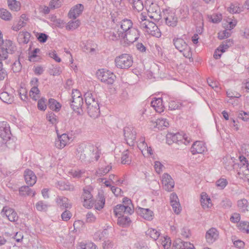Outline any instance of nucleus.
<instances>
[{"label": "nucleus", "mask_w": 249, "mask_h": 249, "mask_svg": "<svg viewBox=\"0 0 249 249\" xmlns=\"http://www.w3.org/2000/svg\"><path fill=\"white\" fill-rule=\"evenodd\" d=\"M75 156L77 159L86 164L93 161H97L100 156V152L97 147L87 142L77 145Z\"/></svg>", "instance_id": "f257e3e1"}, {"label": "nucleus", "mask_w": 249, "mask_h": 249, "mask_svg": "<svg viewBox=\"0 0 249 249\" xmlns=\"http://www.w3.org/2000/svg\"><path fill=\"white\" fill-rule=\"evenodd\" d=\"M84 97L89 115L93 119L98 118L100 113L98 100L90 92L85 93Z\"/></svg>", "instance_id": "f03ea898"}, {"label": "nucleus", "mask_w": 249, "mask_h": 249, "mask_svg": "<svg viewBox=\"0 0 249 249\" xmlns=\"http://www.w3.org/2000/svg\"><path fill=\"white\" fill-rule=\"evenodd\" d=\"M139 22L140 28L145 33L156 37L160 36L161 33L156 24L154 22L146 19V17L142 14L140 15Z\"/></svg>", "instance_id": "7ed1b4c3"}, {"label": "nucleus", "mask_w": 249, "mask_h": 249, "mask_svg": "<svg viewBox=\"0 0 249 249\" xmlns=\"http://www.w3.org/2000/svg\"><path fill=\"white\" fill-rule=\"evenodd\" d=\"M173 43L177 50L182 53L185 57L190 58L192 57L191 48L183 38L175 37L173 39Z\"/></svg>", "instance_id": "20e7f679"}, {"label": "nucleus", "mask_w": 249, "mask_h": 249, "mask_svg": "<svg viewBox=\"0 0 249 249\" xmlns=\"http://www.w3.org/2000/svg\"><path fill=\"white\" fill-rule=\"evenodd\" d=\"M115 63L118 68L127 69L132 65L133 58L128 54L124 53L115 58Z\"/></svg>", "instance_id": "39448f33"}, {"label": "nucleus", "mask_w": 249, "mask_h": 249, "mask_svg": "<svg viewBox=\"0 0 249 249\" xmlns=\"http://www.w3.org/2000/svg\"><path fill=\"white\" fill-rule=\"evenodd\" d=\"M0 48V57L4 60L8 59V53L12 54L17 50L16 46L10 40H6L5 44Z\"/></svg>", "instance_id": "423d86ee"}, {"label": "nucleus", "mask_w": 249, "mask_h": 249, "mask_svg": "<svg viewBox=\"0 0 249 249\" xmlns=\"http://www.w3.org/2000/svg\"><path fill=\"white\" fill-rule=\"evenodd\" d=\"M124 140L128 145L133 146L136 142V131L132 126H125L124 128Z\"/></svg>", "instance_id": "0eeeda50"}, {"label": "nucleus", "mask_w": 249, "mask_h": 249, "mask_svg": "<svg viewBox=\"0 0 249 249\" xmlns=\"http://www.w3.org/2000/svg\"><path fill=\"white\" fill-rule=\"evenodd\" d=\"M24 177L25 181L27 185L22 186L19 189L20 195L22 196H28L31 192V190L30 188L31 186V170L29 169H27L24 171Z\"/></svg>", "instance_id": "6e6552de"}, {"label": "nucleus", "mask_w": 249, "mask_h": 249, "mask_svg": "<svg viewBox=\"0 0 249 249\" xmlns=\"http://www.w3.org/2000/svg\"><path fill=\"white\" fill-rule=\"evenodd\" d=\"M123 39L127 45L133 43L138 39L140 36V31L135 28L130 29L126 33H123Z\"/></svg>", "instance_id": "1a4fd4ad"}, {"label": "nucleus", "mask_w": 249, "mask_h": 249, "mask_svg": "<svg viewBox=\"0 0 249 249\" xmlns=\"http://www.w3.org/2000/svg\"><path fill=\"white\" fill-rule=\"evenodd\" d=\"M97 75L98 78L101 80V82L107 84H113L115 77V75L112 72L108 71H105L104 70H99V71L97 72Z\"/></svg>", "instance_id": "9d476101"}, {"label": "nucleus", "mask_w": 249, "mask_h": 249, "mask_svg": "<svg viewBox=\"0 0 249 249\" xmlns=\"http://www.w3.org/2000/svg\"><path fill=\"white\" fill-rule=\"evenodd\" d=\"M11 136L9 127H0V137L2 141L0 142V146L8 147Z\"/></svg>", "instance_id": "9b49d317"}, {"label": "nucleus", "mask_w": 249, "mask_h": 249, "mask_svg": "<svg viewBox=\"0 0 249 249\" xmlns=\"http://www.w3.org/2000/svg\"><path fill=\"white\" fill-rule=\"evenodd\" d=\"M123 32L119 29H111L105 33L104 36L108 40L116 41L120 39H123Z\"/></svg>", "instance_id": "f8f14e48"}, {"label": "nucleus", "mask_w": 249, "mask_h": 249, "mask_svg": "<svg viewBox=\"0 0 249 249\" xmlns=\"http://www.w3.org/2000/svg\"><path fill=\"white\" fill-rule=\"evenodd\" d=\"M83 206L88 209L91 208L93 204V200L92 199V196L89 188H84L83 189V193L81 196Z\"/></svg>", "instance_id": "ddd939ff"}, {"label": "nucleus", "mask_w": 249, "mask_h": 249, "mask_svg": "<svg viewBox=\"0 0 249 249\" xmlns=\"http://www.w3.org/2000/svg\"><path fill=\"white\" fill-rule=\"evenodd\" d=\"M148 16L151 18L158 20L160 17V10L159 5L155 3H152L147 9Z\"/></svg>", "instance_id": "4468645a"}, {"label": "nucleus", "mask_w": 249, "mask_h": 249, "mask_svg": "<svg viewBox=\"0 0 249 249\" xmlns=\"http://www.w3.org/2000/svg\"><path fill=\"white\" fill-rule=\"evenodd\" d=\"M164 15V18L166 25L173 27L177 25L178 19L175 13L172 12H166Z\"/></svg>", "instance_id": "2eb2a0df"}, {"label": "nucleus", "mask_w": 249, "mask_h": 249, "mask_svg": "<svg viewBox=\"0 0 249 249\" xmlns=\"http://www.w3.org/2000/svg\"><path fill=\"white\" fill-rule=\"evenodd\" d=\"M161 182L163 188L168 192L171 191L174 187V181L170 175L168 174L165 173L162 175Z\"/></svg>", "instance_id": "dca6fc26"}, {"label": "nucleus", "mask_w": 249, "mask_h": 249, "mask_svg": "<svg viewBox=\"0 0 249 249\" xmlns=\"http://www.w3.org/2000/svg\"><path fill=\"white\" fill-rule=\"evenodd\" d=\"M70 137L66 133L61 135L57 134V139L54 142L55 146L58 149L63 148L69 142Z\"/></svg>", "instance_id": "f3484780"}, {"label": "nucleus", "mask_w": 249, "mask_h": 249, "mask_svg": "<svg viewBox=\"0 0 249 249\" xmlns=\"http://www.w3.org/2000/svg\"><path fill=\"white\" fill-rule=\"evenodd\" d=\"M1 214L5 215L11 222L16 221L18 219V216L16 212L13 209L7 206L3 208Z\"/></svg>", "instance_id": "a211bd4d"}, {"label": "nucleus", "mask_w": 249, "mask_h": 249, "mask_svg": "<svg viewBox=\"0 0 249 249\" xmlns=\"http://www.w3.org/2000/svg\"><path fill=\"white\" fill-rule=\"evenodd\" d=\"M136 211L138 214L146 220L151 221L153 219V212L149 209L138 207Z\"/></svg>", "instance_id": "6ab92c4d"}, {"label": "nucleus", "mask_w": 249, "mask_h": 249, "mask_svg": "<svg viewBox=\"0 0 249 249\" xmlns=\"http://www.w3.org/2000/svg\"><path fill=\"white\" fill-rule=\"evenodd\" d=\"M219 232L214 228L209 229L206 233L205 237L207 242L209 244H213L218 238Z\"/></svg>", "instance_id": "aec40b11"}, {"label": "nucleus", "mask_w": 249, "mask_h": 249, "mask_svg": "<svg viewBox=\"0 0 249 249\" xmlns=\"http://www.w3.org/2000/svg\"><path fill=\"white\" fill-rule=\"evenodd\" d=\"M205 144L201 141H196L194 142L191 148V152L193 155L202 154L206 150Z\"/></svg>", "instance_id": "412c9836"}, {"label": "nucleus", "mask_w": 249, "mask_h": 249, "mask_svg": "<svg viewBox=\"0 0 249 249\" xmlns=\"http://www.w3.org/2000/svg\"><path fill=\"white\" fill-rule=\"evenodd\" d=\"M150 123L151 126H153L154 128H157L159 130H162L169 126L167 119L162 118H159L156 121L151 120Z\"/></svg>", "instance_id": "4be33fe9"}, {"label": "nucleus", "mask_w": 249, "mask_h": 249, "mask_svg": "<svg viewBox=\"0 0 249 249\" xmlns=\"http://www.w3.org/2000/svg\"><path fill=\"white\" fill-rule=\"evenodd\" d=\"M55 202L62 210L71 209V204L69 203V200L65 196H58L55 199Z\"/></svg>", "instance_id": "5701e85b"}, {"label": "nucleus", "mask_w": 249, "mask_h": 249, "mask_svg": "<svg viewBox=\"0 0 249 249\" xmlns=\"http://www.w3.org/2000/svg\"><path fill=\"white\" fill-rule=\"evenodd\" d=\"M84 10V6L82 4H77L71 8L69 16L70 18L75 19Z\"/></svg>", "instance_id": "b1692460"}, {"label": "nucleus", "mask_w": 249, "mask_h": 249, "mask_svg": "<svg viewBox=\"0 0 249 249\" xmlns=\"http://www.w3.org/2000/svg\"><path fill=\"white\" fill-rule=\"evenodd\" d=\"M170 204L175 213L178 214L181 211V207L176 194L172 193L170 196Z\"/></svg>", "instance_id": "393cba45"}, {"label": "nucleus", "mask_w": 249, "mask_h": 249, "mask_svg": "<svg viewBox=\"0 0 249 249\" xmlns=\"http://www.w3.org/2000/svg\"><path fill=\"white\" fill-rule=\"evenodd\" d=\"M32 95L33 97L32 99L36 101L40 97V90L38 89V80L37 78H34L32 79Z\"/></svg>", "instance_id": "a878e982"}, {"label": "nucleus", "mask_w": 249, "mask_h": 249, "mask_svg": "<svg viewBox=\"0 0 249 249\" xmlns=\"http://www.w3.org/2000/svg\"><path fill=\"white\" fill-rule=\"evenodd\" d=\"M83 105V99L82 97L78 99H73L71 101V107L74 111L78 112L80 109H82Z\"/></svg>", "instance_id": "bb28decb"}, {"label": "nucleus", "mask_w": 249, "mask_h": 249, "mask_svg": "<svg viewBox=\"0 0 249 249\" xmlns=\"http://www.w3.org/2000/svg\"><path fill=\"white\" fill-rule=\"evenodd\" d=\"M151 105L157 112L161 113L164 111V106L162 105V100L161 98H157L151 101Z\"/></svg>", "instance_id": "cd10ccee"}, {"label": "nucleus", "mask_w": 249, "mask_h": 249, "mask_svg": "<svg viewBox=\"0 0 249 249\" xmlns=\"http://www.w3.org/2000/svg\"><path fill=\"white\" fill-rule=\"evenodd\" d=\"M55 186L59 190L62 191H73L74 189V187L72 185L62 180L57 181L55 184Z\"/></svg>", "instance_id": "c85d7f7f"}, {"label": "nucleus", "mask_w": 249, "mask_h": 249, "mask_svg": "<svg viewBox=\"0 0 249 249\" xmlns=\"http://www.w3.org/2000/svg\"><path fill=\"white\" fill-rule=\"evenodd\" d=\"M200 202L203 209H208L212 206L211 199L205 192L201 194Z\"/></svg>", "instance_id": "c756f323"}, {"label": "nucleus", "mask_w": 249, "mask_h": 249, "mask_svg": "<svg viewBox=\"0 0 249 249\" xmlns=\"http://www.w3.org/2000/svg\"><path fill=\"white\" fill-rule=\"evenodd\" d=\"M31 37L30 33L26 31L21 32L18 35V40L19 44H27L29 42Z\"/></svg>", "instance_id": "7c9ffc66"}, {"label": "nucleus", "mask_w": 249, "mask_h": 249, "mask_svg": "<svg viewBox=\"0 0 249 249\" xmlns=\"http://www.w3.org/2000/svg\"><path fill=\"white\" fill-rule=\"evenodd\" d=\"M133 23L130 19H124L121 22V28L123 33H126L127 31L132 29Z\"/></svg>", "instance_id": "2f4dec72"}, {"label": "nucleus", "mask_w": 249, "mask_h": 249, "mask_svg": "<svg viewBox=\"0 0 249 249\" xmlns=\"http://www.w3.org/2000/svg\"><path fill=\"white\" fill-rule=\"evenodd\" d=\"M49 107L52 110L55 111H58L61 107V104L58 103L56 100L50 98L48 101Z\"/></svg>", "instance_id": "473e14b6"}, {"label": "nucleus", "mask_w": 249, "mask_h": 249, "mask_svg": "<svg viewBox=\"0 0 249 249\" xmlns=\"http://www.w3.org/2000/svg\"><path fill=\"white\" fill-rule=\"evenodd\" d=\"M248 206L249 203L246 199H241L237 201L238 208L242 213H246L249 211L248 209Z\"/></svg>", "instance_id": "72a5a7b5"}, {"label": "nucleus", "mask_w": 249, "mask_h": 249, "mask_svg": "<svg viewBox=\"0 0 249 249\" xmlns=\"http://www.w3.org/2000/svg\"><path fill=\"white\" fill-rule=\"evenodd\" d=\"M132 4L134 10L137 11H141L143 9V5L142 0H128Z\"/></svg>", "instance_id": "f704fd0d"}, {"label": "nucleus", "mask_w": 249, "mask_h": 249, "mask_svg": "<svg viewBox=\"0 0 249 249\" xmlns=\"http://www.w3.org/2000/svg\"><path fill=\"white\" fill-rule=\"evenodd\" d=\"M105 198L102 194H99L97 201L95 203V208L96 210H100L104 207Z\"/></svg>", "instance_id": "c9c22d12"}, {"label": "nucleus", "mask_w": 249, "mask_h": 249, "mask_svg": "<svg viewBox=\"0 0 249 249\" xmlns=\"http://www.w3.org/2000/svg\"><path fill=\"white\" fill-rule=\"evenodd\" d=\"M0 99L4 103L10 104L13 101V96L7 92H2L0 94Z\"/></svg>", "instance_id": "e433bc0d"}, {"label": "nucleus", "mask_w": 249, "mask_h": 249, "mask_svg": "<svg viewBox=\"0 0 249 249\" xmlns=\"http://www.w3.org/2000/svg\"><path fill=\"white\" fill-rule=\"evenodd\" d=\"M131 222L130 218L127 216L121 215L118 217L117 223L122 227H126L128 226Z\"/></svg>", "instance_id": "4c0bfd02"}, {"label": "nucleus", "mask_w": 249, "mask_h": 249, "mask_svg": "<svg viewBox=\"0 0 249 249\" xmlns=\"http://www.w3.org/2000/svg\"><path fill=\"white\" fill-rule=\"evenodd\" d=\"M240 163L239 165L241 166V168H245L246 169L245 174L248 175L249 173V162L247 159L244 156H240L239 157Z\"/></svg>", "instance_id": "58836bf2"}, {"label": "nucleus", "mask_w": 249, "mask_h": 249, "mask_svg": "<svg viewBox=\"0 0 249 249\" xmlns=\"http://www.w3.org/2000/svg\"><path fill=\"white\" fill-rule=\"evenodd\" d=\"M11 14L6 9L0 8V18L2 19L9 21L12 19Z\"/></svg>", "instance_id": "ea45409f"}, {"label": "nucleus", "mask_w": 249, "mask_h": 249, "mask_svg": "<svg viewBox=\"0 0 249 249\" xmlns=\"http://www.w3.org/2000/svg\"><path fill=\"white\" fill-rule=\"evenodd\" d=\"M176 244L179 246L181 249H192L194 248L193 244L188 242L182 241L180 239H178L176 241Z\"/></svg>", "instance_id": "a19ab883"}, {"label": "nucleus", "mask_w": 249, "mask_h": 249, "mask_svg": "<svg viewBox=\"0 0 249 249\" xmlns=\"http://www.w3.org/2000/svg\"><path fill=\"white\" fill-rule=\"evenodd\" d=\"M233 43V40L231 39L223 41L222 43L218 47L219 49H220L221 53L225 52Z\"/></svg>", "instance_id": "79ce46f5"}, {"label": "nucleus", "mask_w": 249, "mask_h": 249, "mask_svg": "<svg viewBox=\"0 0 249 249\" xmlns=\"http://www.w3.org/2000/svg\"><path fill=\"white\" fill-rule=\"evenodd\" d=\"M8 7L11 10L18 11L20 10L19 3L16 0H8Z\"/></svg>", "instance_id": "37998d69"}, {"label": "nucleus", "mask_w": 249, "mask_h": 249, "mask_svg": "<svg viewBox=\"0 0 249 249\" xmlns=\"http://www.w3.org/2000/svg\"><path fill=\"white\" fill-rule=\"evenodd\" d=\"M47 120L52 124H56L58 123V118L54 113L52 111L49 112L47 114Z\"/></svg>", "instance_id": "c03bdc74"}, {"label": "nucleus", "mask_w": 249, "mask_h": 249, "mask_svg": "<svg viewBox=\"0 0 249 249\" xmlns=\"http://www.w3.org/2000/svg\"><path fill=\"white\" fill-rule=\"evenodd\" d=\"M111 168L112 167L110 165H107L105 167L99 168L96 171V175L98 177L104 176L108 173Z\"/></svg>", "instance_id": "a18cd8bd"}, {"label": "nucleus", "mask_w": 249, "mask_h": 249, "mask_svg": "<svg viewBox=\"0 0 249 249\" xmlns=\"http://www.w3.org/2000/svg\"><path fill=\"white\" fill-rule=\"evenodd\" d=\"M177 138V133H170L167 134L166 136L167 143L169 145H171L173 143H178Z\"/></svg>", "instance_id": "49530a36"}, {"label": "nucleus", "mask_w": 249, "mask_h": 249, "mask_svg": "<svg viewBox=\"0 0 249 249\" xmlns=\"http://www.w3.org/2000/svg\"><path fill=\"white\" fill-rule=\"evenodd\" d=\"M124 211H125V205L122 204L117 205L113 210V212L117 216H121L123 213H124Z\"/></svg>", "instance_id": "de8ad7c7"}, {"label": "nucleus", "mask_w": 249, "mask_h": 249, "mask_svg": "<svg viewBox=\"0 0 249 249\" xmlns=\"http://www.w3.org/2000/svg\"><path fill=\"white\" fill-rule=\"evenodd\" d=\"M37 40L40 43H45L47 41L49 36L45 34L42 33H37L34 32Z\"/></svg>", "instance_id": "09e8293b"}, {"label": "nucleus", "mask_w": 249, "mask_h": 249, "mask_svg": "<svg viewBox=\"0 0 249 249\" xmlns=\"http://www.w3.org/2000/svg\"><path fill=\"white\" fill-rule=\"evenodd\" d=\"M131 159L129 156V152L128 150H125L123 152L121 157V162L122 164H130Z\"/></svg>", "instance_id": "8fccbe9b"}, {"label": "nucleus", "mask_w": 249, "mask_h": 249, "mask_svg": "<svg viewBox=\"0 0 249 249\" xmlns=\"http://www.w3.org/2000/svg\"><path fill=\"white\" fill-rule=\"evenodd\" d=\"M238 227L241 231L249 233V222L241 221L238 224Z\"/></svg>", "instance_id": "3c124183"}, {"label": "nucleus", "mask_w": 249, "mask_h": 249, "mask_svg": "<svg viewBox=\"0 0 249 249\" xmlns=\"http://www.w3.org/2000/svg\"><path fill=\"white\" fill-rule=\"evenodd\" d=\"M80 25V21L76 20L75 21H70L68 22L66 29L68 30H71L77 28Z\"/></svg>", "instance_id": "603ef678"}, {"label": "nucleus", "mask_w": 249, "mask_h": 249, "mask_svg": "<svg viewBox=\"0 0 249 249\" xmlns=\"http://www.w3.org/2000/svg\"><path fill=\"white\" fill-rule=\"evenodd\" d=\"M207 83L209 86L212 89H214V90L218 91L220 89L219 84L216 81L213 80L212 79L209 78L207 79Z\"/></svg>", "instance_id": "864d4df0"}, {"label": "nucleus", "mask_w": 249, "mask_h": 249, "mask_svg": "<svg viewBox=\"0 0 249 249\" xmlns=\"http://www.w3.org/2000/svg\"><path fill=\"white\" fill-rule=\"evenodd\" d=\"M46 99L42 97L39 99L37 102V108L39 110L41 111H45L47 108V105L46 103Z\"/></svg>", "instance_id": "5fc2aeb1"}, {"label": "nucleus", "mask_w": 249, "mask_h": 249, "mask_svg": "<svg viewBox=\"0 0 249 249\" xmlns=\"http://www.w3.org/2000/svg\"><path fill=\"white\" fill-rule=\"evenodd\" d=\"M63 0H51L49 2V6L52 9H55L60 7L62 4Z\"/></svg>", "instance_id": "6e6d98bb"}, {"label": "nucleus", "mask_w": 249, "mask_h": 249, "mask_svg": "<svg viewBox=\"0 0 249 249\" xmlns=\"http://www.w3.org/2000/svg\"><path fill=\"white\" fill-rule=\"evenodd\" d=\"M48 207V205L43 201H39L36 204V209L39 211H46Z\"/></svg>", "instance_id": "4d7b16f0"}, {"label": "nucleus", "mask_w": 249, "mask_h": 249, "mask_svg": "<svg viewBox=\"0 0 249 249\" xmlns=\"http://www.w3.org/2000/svg\"><path fill=\"white\" fill-rule=\"evenodd\" d=\"M147 234L149 235L154 240H156L160 236V233L156 229H152L148 231Z\"/></svg>", "instance_id": "13d9d810"}, {"label": "nucleus", "mask_w": 249, "mask_h": 249, "mask_svg": "<svg viewBox=\"0 0 249 249\" xmlns=\"http://www.w3.org/2000/svg\"><path fill=\"white\" fill-rule=\"evenodd\" d=\"M227 184L228 181L225 178H220L216 182V186L220 189H223Z\"/></svg>", "instance_id": "bf43d9fd"}, {"label": "nucleus", "mask_w": 249, "mask_h": 249, "mask_svg": "<svg viewBox=\"0 0 249 249\" xmlns=\"http://www.w3.org/2000/svg\"><path fill=\"white\" fill-rule=\"evenodd\" d=\"M26 23L23 20H22L21 19H19V20L18 22V23L17 25H14L12 29L15 31H18L19 30H20L22 27L25 26Z\"/></svg>", "instance_id": "052dcab7"}, {"label": "nucleus", "mask_w": 249, "mask_h": 249, "mask_svg": "<svg viewBox=\"0 0 249 249\" xmlns=\"http://www.w3.org/2000/svg\"><path fill=\"white\" fill-rule=\"evenodd\" d=\"M21 69V65L19 60L16 61L12 65V70L15 73L20 71Z\"/></svg>", "instance_id": "680f3d73"}, {"label": "nucleus", "mask_w": 249, "mask_h": 249, "mask_svg": "<svg viewBox=\"0 0 249 249\" xmlns=\"http://www.w3.org/2000/svg\"><path fill=\"white\" fill-rule=\"evenodd\" d=\"M228 11L231 13H237L240 12V8L237 3H231L228 8Z\"/></svg>", "instance_id": "e2e57ef3"}, {"label": "nucleus", "mask_w": 249, "mask_h": 249, "mask_svg": "<svg viewBox=\"0 0 249 249\" xmlns=\"http://www.w3.org/2000/svg\"><path fill=\"white\" fill-rule=\"evenodd\" d=\"M221 205L225 209H230L232 205V203L230 199L224 198L221 202Z\"/></svg>", "instance_id": "0e129e2a"}, {"label": "nucleus", "mask_w": 249, "mask_h": 249, "mask_svg": "<svg viewBox=\"0 0 249 249\" xmlns=\"http://www.w3.org/2000/svg\"><path fill=\"white\" fill-rule=\"evenodd\" d=\"M180 107L181 105L175 101H171L169 103V108L171 110L180 109Z\"/></svg>", "instance_id": "69168bd1"}, {"label": "nucleus", "mask_w": 249, "mask_h": 249, "mask_svg": "<svg viewBox=\"0 0 249 249\" xmlns=\"http://www.w3.org/2000/svg\"><path fill=\"white\" fill-rule=\"evenodd\" d=\"M71 216V213L67 209H65V211L61 214V218L62 220L65 221L69 220Z\"/></svg>", "instance_id": "338daca9"}, {"label": "nucleus", "mask_w": 249, "mask_h": 249, "mask_svg": "<svg viewBox=\"0 0 249 249\" xmlns=\"http://www.w3.org/2000/svg\"><path fill=\"white\" fill-rule=\"evenodd\" d=\"M134 246L137 249H148L146 244L142 241L137 242L134 244Z\"/></svg>", "instance_id": "774afa93"}]
</instances>
